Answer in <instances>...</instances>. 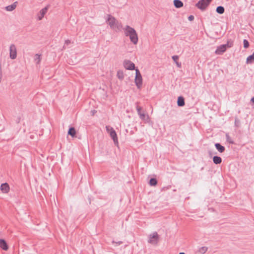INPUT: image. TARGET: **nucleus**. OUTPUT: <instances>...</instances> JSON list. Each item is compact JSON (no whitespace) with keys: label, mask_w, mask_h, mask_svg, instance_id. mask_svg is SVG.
I'll return each mask as SVG.
<instances>
[{"label":"nucleus","mask_w":254,"mask_h":254,"mask_svg":"<svg viewBox=\"0 0 254 254\" xmlns=\"http://www.w3.org/2000/svg\"><path fill=\"white\" fill-rule=\"evenodd\" d=\"M127 37H129L130 41L134 44H136L138 42V36L137 33H125Z\"/></svg>","instance_id":"obj_9"},{"label":"nucleus","mask_w":254,"mask_h":254,"mask_svg":"<svg viewBox=\"0 0 254 254\" xmlns=\"http://www.w3.org/2000/svg\"><path fill=\"white\" fill-rule=\"evenodd\" d=\"M215 147L216 149L220 152L223 153L225 150V148L224 146L222 145L220 143H215Z\"/></svg>","instance_id":"obj_13"},{"label":"nucleus","mask_w":254,"mask_h":254,"mask_svg":"<svg viewBox=\"0 0 254 254\" xmlns=\"http://www.w3.org/2000/svg\"><path fill=\"white\" fill-rule=\"evenodd\" d=\"M213 163L215 164H219L222 162V158L218 156H214L213 157Z\"/></svg>","instance_id":"obj_17"},{"label":"nucleus","mask_w":254,"mask_h":254,"mask_svg":"<svg viewBox=\"0 0 254 254\" xmlns=\"http://www.w3.org/2000/svg\"><path fill=\"white\" fill-rule=\"evenodd\" d=\"M243 44H244V47L246 49L248 48L250 45L249 41L246 39L244 40Z\"/></svg>","instance_id":"obj_29"},{"label":"nucleus","mask_w":254,"mask_h":254,"mask_svg":"<svg viewBox=\"0 0 254 254\" xmlns=\"http://www.w3.org/2000/svg\"><path fill=\"white\" fill-rule=\"evenodd\" d=\"M139 117V118L142 120L144 121L145 123H148L150 121V118L148 115H146L144 114V113H142V114L138 115Z\"/></svg>","instance_id":"obj_12"},{"label":"nucleus","mask_w":254,"mask_h":254,"mask_svg":"<svg viewBox=\"0 0 254 254\" xmlns=\"http://www.w3.org/2000/svg\"><path fill=\"white\" fill-rule=\"evenodd\" d=\"M207 249H208V248L206 247H202L199 249V252L201 254H204V253H205L206 252V251H207Z\"/></svg>","instance_id":"obj_27"},{"label":"nucleus","mask_w":254,"mask_h":254,"mask_svg":"<svg viewBox=\"0 0 254 254\" xmlns=\"http://www.w3.org/2000/svg\"><path fill=\"white\" fill-rule=\"evenodd\" d=\"M0 248L5 251L8 249V245L4 239H0Z\"/></svg>","instance_id":"obj_11"},{"label":"nucleus","mask_w":254,"mask_h":254,"mask_svg":"<svg viewBox=\"0 0 254 254\" xmlns=\"http://www.w3.org/2000/svg\"><path fill=\"white\" fill-rule=\"evenodd\" d=\"M68 134L71 136L72 137H74L76 134V130L74 127H69L68 131Z\"/></svg>","instance_id":"obj_18"},{"label":"nucleus","mask_w":254,"mask_h":254,"mask_svg":"<svg viewBox=\"0 0 254 254\" xmlns=\"http://www.w3.org/2000/svg\"><path fill=\"white\" fill-rule=\"evenodd\" d=\"M254 62V53L248 56L247 58V61H246V63L247 64H252Z\"/></svg>","instance_id":"obj_19"},{"label":"nucleus","mask_w":254,"mask_h":254,"mask_svg":"<svg viewBox=\"0 0 254 254\" xmlns=\"http://www.w3.org/2000/svg\"><path fill=\"white\" fill-rule=\"evenodd\" d=\"M216 11L219 14H223L225 11V9L222 6H218L217 7Z\"/></svg>","instance_id":"obj_22"},{"label":"nucleus","mask_w":254,"mask_h":254,"mask_svg":"<svg viewBox=\"0 0 254 254\" xmlns=\"http://www.w3.org/2000/svg\"><path fill=\"white\" fill-rule=\"evenodd\" d=\"M251 101L252 102H253V103H254V96L252 98L251 100Z\"/></svg>","instance_id":"obj_34"},{"label":"nucleus","mask_w":254,"mask_h":254,"mask_svg":"<svg viewBox=\"0 0 254 254\" xmlns=\"http://www.w3.org/2000/svg\"><path fill=\"white\" fill-rule=\"evenodd\" d=\"M106 129L107 131L110 133V136L113 140L115 144L118 145V139L117 133L114 129L113 127H110L109 126H106Z\"/></svg>","instance_id":"obj_5"},{"label":"nucleus","mask_w":254,"mask_h":254,"mask_svg":"<svg viewBox=\"0 0 254 254\" xmlns=\"http://www.w3.org/2000/svg\"><path fill=\"white\" fill-rule=\"evenodd\" d=\"M157 184V180L156 178H152L150 179L149 184L151 186H155Z\"/></svg>","instance_id":"obj_20"},{"label":"nucleus","mask_w":254,"mask_h":254,"mask_svg":"<svg viewBox=\"0 0 254 254\" xmlns=\"http://www.w3.org/2000/svg\"><path fill=\"white\" fill-rule=\"evenodd\" d=\"M70 43H71L70 40H65V43H64V44H65V45H69V44H70Z\"/></svg>","instance_id":"obj_33"},{"label":"nucleus","mask_w":254,"mask_h":254,"mask_svg":"<svg viewBox=\"0 0 254 254\" xmlns=\"http://www.w3.org/2000/svg\"><path fill=\"white\" fill-rule=\"evenodd\" d=\"M117 75L118 78L121 80H123L124 78V73L122 70L118 71Z\"/></svg>","instance_id":"obj_21"},{"label":"nucleus","mask_w":254,"mask_h":254,"mask_svg":"<svg viewBox=\"0 0 254 254\" xmlns=\"http://www.w3.org/2000/svg\"><path fill=\"white\" fill-rule=\"evenodd\" d=\"M226 140L228 142H229L230 144H233L235 143L233 140L232 139V138L230 136L228 133L226 134Z\"/></svg>","instance_id":"obj_26"},{"label":"nucleus","mask_w":254,"mask_h":254,"mask_svg":"<svg viewBox=\"0 0 254 254\" xmlns=\"http://www.w3.org/2000/svg\"><path fill=\"white\" fill-rule=\"evenodd\" d=\"M17 1L14 2L11 5H9L5 7L6 10L8 11H12L16 7Z\"/></svg>","instance_id":"obj_15"},{"label":"nucleus","mask_w":254,"mask_h":254,"mask_svg":"<svg viewBox=\"0 0 254 254\" xmlns=\"http://www.w3.org/2000/svg\"><path fill=\"white\" fill-rule=\"evenodd\" d=\"M174 5L176 8H180L183 6V2L180 0H174Z\"/></svg>","instance_id":"obj_16"},{"label":"nucleus","mask_w":254,"mask_h":254,"mask_svg":"<svg viewBox=\"0 0 254 254\" xmlns=\"http://www.w3.org/2000/svg\"><path fill=\"white\" fill-rule=\"evenodd\" d=\"M134 82L137 88L140 89L142 85V77L138 68L135 69Z\"/></svg>","instance_id":"obj_3"},{"label":"nucleus","mask_w":254,"mask_h":254,"mask_svg":"<svg viewBox=\"0 0 254 254\" xmlns=\"http://www.w3.org/2000/svg\"><path fill=\"white\" fill-rule=\"evenodd\" d=\"M233 45V41L228 40L227 43L225 44L221 45L218 46L215 51V53L217 55H222L225 52L227 49L232 47Z\"/></svg>","instance_id":"obj_2"},{"label":"nucleus","mask_w":254,"mask_h":254,"mask_svg":"<svg viewBox=\"0 0 254 254\" xmlns=\"http://www.w3.org/2000/svg\"><path fill=\"white\" fill-rule=\"evenodd\" d=\"M212 0H200L196 3L195 6L202 11L205 10Z\"/></svg>","instance_id":"obj_4"},{"label":"nucleus","mask_w":254,"mask_h":254,"mask_svg":"<svg viewBox=\"0 0 254 254\" xmlns=\"http://www.w3.org/2000/svg\"><path fill=\"white\" fill-rule=\"evenodd\" d=\"M179 254H185L184 253H180Z\"/></svg>","instance_id":"obj_35"},{"label":"nucleus","mask_w":254,"mask_h":254,"mask_svg":"<svg viewBox=\"0 0 254 254\" xmlns=\"http://www.w3.org/2000/svg\"><path fill=\"white\" fill-rule=\"evenodd\" d=\"M188 19L190 21H192L194 19V16L192 15H190L188 17Z\"/></svg>","instance_id":"obj_32"},{"label":"nucleus","mask_w":254,"mask_h":254,"mask_svg":"<svg viewBox=\"0 0 254 254\" xmlns=\"http://www.w3.org/2000/svg\"><path fill=\"white\" fill-rule=\"evenodd\" d=\"M172 59L175 62L178 67H180L181 66V64L178 62L179 57L178 56H173Z\"/></svg>","instance_id":"obj_25"},{"label":"nucleus","mask_w":254,"mask_h":254,"mask_svg":"<svg viewBox=\"0 0 254 254\" xmlns=\"http://www.w3.org/2000/svg\"><path fill=\"white\" fill-rule=\"evenodd\" d=\"M136 109L138 115H139L140 114L142 113V112H141L142 108L141 107L137 105L136 106Z\"/></svg>","instance_id":"obj_30"},{"label":"nucleus","mask_w":254,"mask_h":254,"mask_svg":"<svg viewBox=\"0 0 254 254\" xmlns=\"http://www.w3.org/2000/svg\"><path fill=\"white\" fill-rule=\"evenodd\" d=\"M40 56H41V55H39L38 54H36L34 56V61L35 62V64H40V63L41 62Z\"/></svg>","instance_id":"obj_24"},{"label":"nucleus","mask_w":254,"mask_h":254,"mask_svg":"<svg viewBox=\"0 0 254 254\" xmlns=\"http://www.w3.org/2000/svg\"><path fill=\"white\" fill-rule=\"evenodd\" d=\"M177 105L179 107H183L185 105V99L183 96H179L177 99Z\"/></svg>","instance_id":"obj_14"},{"label":"nucleus","mask_w":254,"mask_h":254,"mask_svg":"<svg viewBox=\"0 0 254 254\" xmlns=\"http://www.w3.org/2000/svg\"><path fill=\"white\" fill-rule=\"evenodd\" d=\"M240 124V121L237 117L235 118V126L237 127H239Z\"/></svg>","instance_id":"obj_28"},{"label":"nucleus","mask_w":254,"mask_h":254,"mask_svg":"<svg viewBox=\"0 0 254 254\" xmlns=\"http://www.w3.org/2000/svg\"><path fill=\"white\" fill-rule=\"evenodd\" d=\"M107 16L108 18L107 19V22L111 28L113 30L117 29L119 31L124 30V32H136L134 28L130 27L128 25H127L125 28H123L122 24L119 23L118 21L112 15L109 14Z\"/></svg>","instance_id":"obj_1"},{"label":"nucleus","mask_w":254,"mask_h":254,"mask_svg":"<svg viewBox=\"0 0 254 254\" xmlns=\"http://www.w3.org/2000/svg\"><path fill=\"white\" fill-rule=\"evenodd\" d=\"M112 243H116V246H119V245L122 244L123 242L122 241H118V242H116L114 241H113Z\"/></svg>","instance_id":"obj_31"},{"label":"nucleus","mask_w":254,"mask_h":254,"mask_svg":"<svg viewBox=\"0 0 254 254\" xmlns=\"http://www.w3.org/2000/svg\"><path fill=\"white\" fill-rule=\"evenodd\" d=\"M47 7H45L40 10V13L41 16L39 17V20H41L42 19V18L44 17V15L47 12Z\"/></svg>","instance_id":"obj_23"},{"label":"nucleus","mask_w":254,"mask_h":254,"mask_svg":"<svg viewBox=\"0 0 254 254\" xmlns=\"http://www.w3.org/2000/svg\"><path fill=\"white\" fill-rule=\"evenodd\" d=\"M9 56L12 60L16 59L17 57L16 48L14 44L10 45L9 47Z\"/></svg>","instance_id":"obj_8"},{"label":"nucleus","mask_w":254,"mask_h":254,"mask_svg":"<svg viewBox=\"0 0 254 254\" xmlns=\"http://www.w3.org/2000/svg\"><path fill=\"white\" fill-rule=\"evenodd\" d=\"M159 239V236L156 232H154L152 235H150L148 242L152 245L157 244Z\"/></svg>","instance_id":"obj_6"},{"label":"nucleus","mask_w":254,"mask_h":254,"mask_svg":"<svg viewBox=\"0 0 254 254\" xmlns=\"http://www.w3.org/2000/svg\"><path fill=\"white\" fill-rule=\"evenodd\" d=\"M124 67L127 70H134L135 69V64L130 61L126 60L123 63Z\"/></svg>","instance_id":"obj_7"},{"label":"nucleus","mask_w":254,"mask_h":254,"mask_svg":"<svg viewBox=\"0 0 254 254\" xmlns=\"http://www.w3.org/2000/svg\"><path fill=\"white\" fill-rule=\"evenodd\" d=\"M0 190L3 193H7L9 191L8 184L7 183L2 184L0 186Z\"/></svg>","instance_id":"obj_10"}]
</instances>
